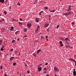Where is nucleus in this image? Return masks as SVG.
Wrapping results in <instances>:
<instances>
[{
	"instance_id": "obj_1",
	"label": "nucleus",
	"mask_w": 76,
	"mask_h": 76,
	"mask_svg": "<svg viewBox=\"0 0 76 76\" xmlns=\"http://www.w3.org/2000/svg\"><path fill=\"white\" fill-rule=\"evenodd\" d=\"M54 71L55 72H59V69L57 68V67L54 66Z\"/></svg>"
},
{
	"instance_id": "obj_2",
	"label": "nucleus",
	"mask_w": 76,
	"mask_h": 76,
	"mask_svg": "<svg viewBox=\"0 0 76 76\" xmlns=\"http://www.w3.org/2000/svg\"><path fill=\"white\" fill-rule=\"evenodd\" d=\"M31 26H32V24H31V23H28L27 24V26H28V28H30L31 27Z\"/></svg>"
},
{
	"instance_id": "obj_3",
	"label": "nucleus",
	"mask_w": 76,
	"mask_h": 76,
	"mask_svg": "<svg viewBox=\"0 0 76 76\" xmlns=\"http://www.w3.org/2000/svg\"><path fill=\"white\" fill-rule=\"evenodd\" d=\"M70 12H66V13H64V15H65V16H67V15H70Z\"/></svg>"
},
{
	"instance_id": "obj_4",
	"label": "nucleus",
	"mask_w": 76,
	"mask_h": 76,
	"mask_svg": "<svg viewBox=\"0 0 76 76\" xmlns=\"http://www.w3.org/2000/svg\"><path fill=\"white\" fill-rule=\"evenodd\" d=\"M66 41L67 42L68 41H70V39L68 38H66L64 39V41Z\"/></svg>"
},
{
	"instance_id": "obj_5",
	"label": "nucleus",
	"mask_w": 76,
	"mask_h": 76,
	"mask_svg": "<svg viewBox=\"0 0 76 76\" xmlns=\"http://www.w3.org/2000/svg\"><path fill=\"white\" fill-rule=\"evenodd\" d=\"M37 69L38 70L39 72L41 71V70L42 69V67H39V68H38Z\"/></svg>"
},
{
	"instance_id": "obj_6",
	"label": "nucleus",
	"mask_w": 76,
	"mask_h": 76,
	"mask_svg": "<svg viewBox=\"0 0 76 76\" xmlns=\"http://www.w3.org/2000/svg\"><path fill=\"white\" fill-rule=\"evenodd\" d=\"M14 58V57H11L10 58V61H12L13 60Z\"/></svg>"
},
{
	"instance_id": "obj_7",
	"label": "nucleus",
	"mask_w": 76,
	"mask_h": 76,
	"mask_svg": "<svg viewBox=\"0 0 76 76\" xmlns=\"http://www.w3.org/2000/svg\"><path fill=\"white\" fill-rule=\"evenodd\" d=\"M35 22H37V23H38L39 21V19L37 18L35 19Z\"/></svg>"
},
{
	"instance_id": "obj_8",
	"label": "nucleus",
	"mask_w": 76,
	"mask_h": 76,
	"mask_svg": "<svg viewBox=\"0 0 76 76\" xmlns=\"http://www.w3.org/2000/svg\"><path fill=\"white\" fill-rule=\"evenodd\" d=\"M23 31L24 32H26L27 31V28H24L23 29Z\"/></svg>"
},
{
	"instance_id": "obj_9",
	"label": "nucleus",
	"mask_w": 76,
	"mask_h": 76,
	"mask_svg": "<svg viewBox=\"0 0 76 76\" xmlns=\"http://www.w3.org/2000/svg\"><path fill=\"white\" fill-rule=\"evenodd\" d=\"M35 33H36V34H38V29L37 28L36 30H35Z\"/></svg>"
},
{
	"instance_id": "obj_10",
	"label": "nucleus",
	"mask_w": 76,
	"mask_h": 76,
	"mask_svg": "<svg viewBox=\"0 0 76 76\" xmlns=\"http://www.w3.org/2000/svg\"><path fill=\"white\" fill-rule=\"evenodd\" d=\"M73 75L74 76H75L76 75V71H74L73 72Z\"/></svg>"
},
{
	"instance_id": "obj_11",
	"label": "nucleus",
	"mask_w": 76,
	"mask_h": 76,
	"mask_svg": "<svg viewBox=\"0 0 76 76\" xmlns=\"http://www.w3.org/2000/svg\"><path fill=\"white\" fill-rule=\"evenodd\" d=\"M39 52H41V50L40 49L38 50L37 51V54H38Z\"/></svg>"
},
{
	"instance_id": "obj_12",
	"label": "nucleus",
	"mask_w": 76,
	"mask_h": 76,
	"mask_svg": "<svg viewBox=\"0 0 76 76\" xmlns=\"http://www.w3.org/2000/svg\"><path fill=\"white\" fill-rule=\"evenodd\" d=\"M0 2L2 3H4V0H0Z\"/></svg>"
},
{
	"instance_id": "obj_13",
	"label": "nucleus",
	"mask_w": 76,
	"mask_h": 76,
	"mask_svg": "<svg viewBox=\"0 0 76 76\" xmlns=\"http://www.w3.org/2000/svg\"><path fill=\"white\" fill-rule=\"evenodd\" d=\"M18 24L20 26H22V23L20 22H18Z\"/></svg>"
},
{
	"instance_id": "obj_14",
	"label": "nucleus",
	"mask_w": 76,
	"mask_h": 76,
	"mask_svg": "<svg viewBox=\"0 0 76 76\" xmlns=\"http://www.w3.org/2000/svg\"><path fill=\"white\" fill-rule=\"evenodd\" d=\"M60 39H61V40H62V41H64V39L62 37H60Z\"/></svg>"
},
{
	"instance_id": "obj_15",
	"label": "nucleus",
	"mask_w": 76,
	"mask_h": 76,
	"mask_svg": "<svg viewBox=\"0 0 76 76\" xmlns=\"http://www.w3.org/2000/svg\"><path fill=\"white\" fill-rule=\"evenodd\" d=\"M42 13H43V11H42L40 12H39V15L40 16H41V14Z\"/></svg>"
},
{
	"instance_id": "obj_16",
	"label": "nucleus",
	"mask_w": 76,
	"mask_h": 76,
	"mask_svg": "<svg viewBox=\"0 0 76 76\" xmlns=\"http://www.w3.org/2000/svg\"><path fill=\"white\" fill-rule=\"evenodd\" d=\"M70 7H71V5H70L68 6V9L69 10H70V9H71V8H70Z\"/></svg>"
},
{
	"instance_id": "obj_17",
	"label": "nucleus",
	"mask_w": 76,
	"mask_h": 76,
	"mask_svg": "<svg viewBox=\"0 0 76 76\" xmlns=\"http://www.w3.org/2000/svg\"><path fill=\"white\" fill-rule=\"evenodd\" d=\"M49 25V24H46V25H45V28H47V27Z\"/></svg>"
},
{
	"instance_id": "obj_18",
	"label": "nucleus",
	"mask_w": 76,
	"mask_h": 76,
	"mask_svg": "<svg viewBox=\"0 0 76 76\" xmlns=\"http://www.w3.org/2000/svg\"><path fill=\"white\" fill-rule=\"evenodd\" d=\"M71 60L72 61H74V62H76V60H75L74 59H73V58H71Z\"/></svg>"
},
{
	"instance_id": "obj_19",
	"label": "nucleus",
	"mask_w": 76,
	"mask_h": 76,
	"mask_svg": "<svg viewBox=\"0 0 76 76\" xmlns=\"http://www.w3.org/2000/svg\"><path fill=\"white\" fill-rule=\"evenodd\" d=\"M16 41L15 40H12V43H15V42Z\"/></svg>"
},
{
	"instance_id": "obj_20",
	"label": "nucleus",
	"mask_w": 76,
	"mask_h": 76,
	"mask_svg": "<svg viewBox=\"0 0 76 76\" xmlns=\"http://www.w3.org/2000/svg\"><path fill=\"white\" fill-rule=\"evenodd\" d=\"M2 42H3V41L1 40L0 41V45H1L2 44Z\"/></svg>"
},
{
	"instance_id": "obj_21",
	"label": "nucleus",
	"mask_w": 76,
	"mask_h": 76,
	"mask_svg": "<svg viewBox=\"0 0 76 76\" xmlns=\"http://www.w3.org/2000/svg\"><path fill=\"white\" fill-rule=\"evenodd\" d=\"M50 12H52V13H54L55 12V10H53L52 11H50Z\"/></svg>"
},
{
	"instance_id": "obj_22",
	"label": "nucleus",
	"mask_w": 76,
	"mask_h": 76,
	"mask_svg": "<svg viewBox=\"0 0 76 76\" xmlns=\"http://www.w3.org/2000/svg\"><path fill=\"white\" fill-rule=\"evenodd\" d=\"M61 47H63V46L64 45L63 43H61V44L60 45Z\"/></svg>"
},
{
	"instance_id": "obj_23",
	"label": "nucleus",
	"mask_w": 76,
	"mask_h": 76,
	"mask_svg": "<svg viewBox=\"0 0 76 76\" xmlns=\"http://www.w3.org/2000/svg\"><path fill=\"white\" fill-rule=\"evenodd\" d=\"M44 9L45 10H47V9H48V7H45Z\"/></svg>"
},
{
	"instance_id": "obj_24",
	"label": "nucleus",
	"mask_w": 76,
	"mask_h": 76,
	"mask_svg": "<svg viewBox=\"0 0 76 76\" xmlns=\"http://www.w3.org/2000/svg\"><path fill=\"white\" fill-rule=\"evenodd\" d=\"M19 32V31H16L15 33V34H18V32Z\"/></svg>"
},
{
	"instance_id": "obj_25",
	"label": "nucleus",
	"mask_w": 76,
	"mask_h": 76,
	"mask_svg": "<svg viewBox=\"0 0 76 76\" xmlns=\"http://www.w3.org/2000/svg\"><path fill=\"white\" fill-rule=\"evenodd\" d=\"M43 72L45 74H46L47 73V71H45Z\"/></svg>"
},
{
	"instance_id": "obj_26",
	"label": "nucleus",
	"mask_w": 76,
	"mask_h": 76,
	"mask_svg": "<svg viewBox=\"0 0 76 76\" xmlns=\"http://www.w3.org/2000/svg\"><path fill=\"white\" fill-rule=\"evenodd\" d=\"M69 47H70V46L69 45L68 46L67 45H66V48H69Z\"/></svg>"
},
{
	"instance_id": "obj_27",
	"label": "nucleus",
	"mask_w": 76,
	"mask_h": 76,
	"mask_svg": "<svg viewBox=\"0 0 76 76\" xmlns=\"http://www.w3.org/2000/svg\"><path fill=\"white\" fill-rule=\"evenodd\" d=\"M32 55H33V56H35H35H36V54H35V53H33L32 54Z\"/></svg>"
},
{
	"instance_id": "obj_28",
	"label": "nucleus",
	"mask_w": 76,
	"mask_h": 76,
	"mask_svg": "<svg viewBox=\"0 0 76 76\" xmlns=\"http://www.w3.org/2000/svg\"><path fill=\"white\" fill-rule=\"evenodd\" d=\"M4 13L5 15H6V14H7V12H6V11H4Z\"/></svg>"
},
{
	"instance_id": "obj_29",
	"label": "nucleus",
	"mask_w": 76,
	"mask_h": 76,
	"mask_svg": "<svg viewBox=\"0 0 76 76\" xmlns=\"http://www.w3.org/2000/svg\"><path fill=\"white\" fill-rule=\"evenodd\" d=\"M1 20V22H2V21H4V18H2V20Z\"/></svg>"
},
{
	"instance_id": "obj_30",
	"label": "nucleus",
	"mask_w": 76,
	"mask_h": 76,
	"mask_svg": "<svg viewBox=\"0 0 76 76\" xmlns=\"http://www.w3.org/2000/svg\"><path fill=\"white\" fill-rule=\"evenodd\" d=\"M16 63L15 62H14L13 63V66H15L16 65Z\"/></svg>"
},
{
	"instance_id": "obj_31",
	"label": "nucleus",
	"mask_w": 76,
	"mask_h": 76,
	"mask_svg": "<svg viewBox=\"0 0 76 76\" xmlns=\"http://www.w3.org/2000/svg\"><path fill=\"white\" fill-rule=\"evenodd\" d=\"M59 44H62V43H63V42H62V41H60L59 42Z\"/></svg>"
},
{
	"instance_id": "obj_32",
	"label": "nucleus",
	"mask_w": 76,
	"mask_h": 76,
	"mask_svg": "<svg viewBox=\"0 0 76 76\" xmlns=\"http://www.w3.org/2000/svg\"><path fill=\"white\" fill-rule=\"evenodd\" d=\"M59 27V25H58L56 27V28L57 29H58V28Z\"/></svg>"
},
{
	"instance_id": "obj_33",
	"label": "nucleus",
	"mask_w": 76,
	"mask_h": 76,
	"mask_svg": "<svg viewBox=\"0 0 76 76\" xmlns=\"http://www.w3.org/2000/svg\"><path fill=\"white\" fill-rule=\"evenodd\" d=\"M11 29H12V30H13V29H14V28L13 27V26H12L11 28Z\"/></svg>"
},
{
	"instance_id": "obj_34",
	"label": "nucleus",
	"mask_w": 76,
	"mask_h": 76,
	"mask_svg": "<svg viewBox=\"0 0 76 76\" xmlns=\"http://www.w3.org/2000/svg\"><path fill=\"white\" fill-rule=\"evenodd\" d=\"M28 37V36L26 35V36H24L23 38H25V37Z\"/></svg>"
},
{
	"instance_id": "obj_35",
	"label": "nucleus",
	"mask_w": 76,
	"mask_h": 76,
	"mask_svg": "<svg viewBox=\"0 0 76 76\" xmlns=\"http://www.w3.org/2000/svg\"><path fill=\"white\" fill-rule=\"evenodd\" d=\"M45 37L46 38H48V36L45 35Z\"/></svg>"
},
{
	"instance_id": "obj_36",
	"label": "nucleus",
	"mask_w": 76,
	"mask_h": 76,
	"mask_svg": "<svg viewBox=\"0 0 76 76\" xmlns=\"http://www.w3.org/2000/svg\"><path fill=\"white\" fill-rule=\"evenodd\" d=\"M1 51H3V48H1Z\"/></svg>"
},
{
	"instance_id": "obj_37",
	"label": "nucleus",
	"mask_w": 76,
	"mask_h": 76,
	"mask_svg": "<svg viewBox=\"0 0 76 76\" xmlns=\"http://www.w3.org/2000/svg\"><path fill=\"white\" fill-rule=\"evenodd\" d=\"M44 70H47V68H44Z\"/></svg>"
},
{
	"instance_id": "obj_38",
	"label": "nucleus",
	"mask_w": 76,
	"mask_h": 76,
	"mask_svg": "<svg viewBox=\"0 0 76 76\" xmlns=\"http://www.w3.org/2000/svg\"><path fill=\"white\" fill-rule=\"evenodd\" d=\"M72 25H74L75 24V22H73L72 23Z\"/></svg>"
},
{
	"instance_id": "obj_39",
	"label": "nucleus",
	"mask_w": 76,
	"mask_h": 76,
	"mask_svg": "<svg viewBox=\"0 0 76 76\" xmlns=\"http://www.w3.org/2000/svg\"><path fill=\"white\" fill-rule=\"evenodd\" d=\"M49 29H50V28H48V29H47V31H48V32H49Z\"/></svg>"
},
{
	"instance_id": "obj_40",
	"label": "nucleus",
	"mask_w": 76,
	"mask_h": 76,
	"mask_svg": "<svg viewBox=\"0 0 76 76\" xmlns=\"http://www.w3.org/2000/svg\"><path fill=\"white\" fill-rule=\"evenodd\" d=\"M30 72H29V71H27V74H29Z\"/></svg>"
},
{
	"instance_id": "obj_41",
	"label": "nucleus",
	"mask_w": 76,
	"mask_h": 76,
	"mask_svg": "<svg viewBox=\"0 0 76 76\" xmlns=\"http://www.w3.org/2000/svg\"><path fill=\"white\" fill-rule=\"evenodd\" d=\"M37 29H39V26H37Z\"/></svg>"
},
{
	"instance_id": "obj_42",
	"label": "nucleus",
	"mask_w": 76,
	"mask_h": 76,
	"mask_svg": "<svg viewBox=\"0 0 76 76\" xmlns=\"http://www.w3.org/2000/svg\"><path fill=\"white\" fill-rule=\"evenodd\" d=\"M10 31H14V30L12 29V28L10 29Z\"/></svg>"
},
{
	"instance_id": "obj_43",
	"label": "nucleus",
	"mask_w": 76,
	"mask_h": 76,
	"mask_svg": "<svg viewBox=\"0 0 76 76\" xmlns=\"http://www.w3.org/2000/svg\"><path fill=\"white\" fill-rule=\"evenodd\" d=\"M20 20L21 21H22V19H21V18H19Z\"/></svg>"
},
{
	"instance_id": "obj_44",
	"label": "nucleus",
	"mask_w": 76,
	"mask_h": 76,
	"mask_svg": "<svg viewBox=\"0 0 76 76\" xmlns=\"http://www.w3.org/2000/svg\"><path fill=\"white\" fill-rule=\"evenodd\" d=\"M48 63H46L45 64V65H48Z\"/></svg>"
},
{
	"instance_id": "obj_45",
	"label": "nucleus",
	"mask_w": 76,
	"mask_h": 76,
	"mask_svg": "<svg viewBox=\"0 0 76 76\" xmlns=\"http://www.w3.org/2000/svg\"><path fill=\"white\" fill-rule=\"evenodd\" d=\"M0 69H2V66H0Z\"/></svg>"
},
{
	"instance_id": "obj_46",
	"label": "nucleus",
	"mask_w": 76,
	"mask_h": 76,
	"mask_svg": "<svg viewBox=\"0 0 76 76\" xmlns=\"http://www.w3.org/2000/svg\"><path fill=\"white\" fill-rule=\"evenodd\" d=\"M13 51V49H12L11 50V51Z\"/></svg>"
},
{
	"instance_id": "obj_47",
	"label": "nucleus",
	"mask_w": 76,
	"mask_h": 76,
	"mask_svg": "<svg viewBox=\"0 0 76 76\" xmlns=\"http://www.w3.org/2000/svg\"><path fill=\"white\" fill-rule=\"evenodd\" d=\"M1 48H4V46H3V45H2V46Z\"/></svg>"
},
{
	"instance_id": "obj_48",
	"label": "nucleus",
	"mask_w": 76,
	"mask_h": 76,
	"mask_svg": "<svg viewBox=\"0 0 76 76\" xmlns=\"http://www.w3.org/2000/svg\"><path fill=\"white\" fill-rule=\"evenodd\" d=\"M49 17V20H50V19H51V16H50Z\"/></svg>"
},
{
	"instance_id": "obj_49",
	"label": "nucleus",
	"mask_w": 76,
	"mask_h": 76,
	"mask_svg": "<svg viewBox=\"0 0 76 76\" xmlns=\"http://www.w3.org/2000/svg\"><path fill=\"white\" fill-rule=\"evenodd\" d=\"M4 76H7V75H6V74H4Z\"/></svg>"
},
{
	"instance_id": "obj_50",
	"label": "nucleus",
	"mask_w": 76,
	"mask_h": 76,
	"mask_svg": "<svg viewBox=\"0 0 76 76\" xmlns=\"http://www.w3.org/2000/svg\"><path fill=\"white\" fill-rule=\"evenodd\" d=\"M41 67V66H39V65L38 66V67H39H39Z\"/></svg>"
},
{
	"instance_id": "obj_51",
	"label": "nucleus",
	"mask_w": 76,
	"mask_h": 76,
	"mask_svg": "<svg viewBox=\"0 0 76 76\" xmlns=\"http://www.w3.org/2000/svg\"><path fill=\"white\" fill-rule=\"evenodd\" d=\"M6 56H9V55L7 54H6Z\"/></svg>"
},
{
	"instance_id": "obj_52",
	"label": "nucleus",
	"mask_w": 76,
	"mask_h": 76,
	"mask_svg": "<svg viewBox=\"0 0 76 76\" xmlns=\"http://www.w3.org/2000/svg\"><path fill=\"white\" fill-rule=\"evenodd\" d=\"M19 4V3L18 2L17 4V5H18V4Z\"/></svg>"
},
{
	"instance_id": "obj_53",
	"label": "nucleus",
	"mask_w": 76,
	"mask_h": 76,
	"mask_svg": "<svg viewBox=\"0 0 76 76\" xmlns=\"http://www.w3.org/2000/svg\"><path fill=\"white\" fill-rule=\"evenodd\" d=\"M51 10H50V8L49 9V12H51Z\"/></svg>"
},
{
	"instance_id": "obj_54",
	"label": "nucleus",
	"mask_w": 76,
	"mask_h": 76,
	"mask_svg": "<svg viewBox=\"0 0 76 76\" xmlns=\"http://www.w3.org/2000/svg\"><path fill=\"white\" fill-rule=\"evenodd\" d=\"M17 41H19V39L18 38V39H17Z\"/></svg>"
},
{
	"instance_id": "obj_55",
	"label": "nucleus",
	"mask_w": 76,
	"mask_h": 76,
	"mask_svg": "<svg viewBox=\"0 0 76 76\" xmlns=\"http://www.w3.org/2000/svg\"><path fill=\"white\" fill-rule=\"evenodd\" d=\"M25 67H26V66H27V65L26 64L25 65Z\"/></svg>"
},
{
	"instance_id": "obj_56",
	"label": "nucleus",
	"mask_w": 76,
	"mask_h": 76,
	"mask_svg": "<svg viewBox=\"0 0 76 76\" xmlns=\"http://www.w3.org/2000/svg\"><path fill=\"white\" fill-rule=\"evenodd\" d=\"M41 38H44V37L42 36V37H41Z\"/></svg>"
},
{
	"instance_id": "obj_57",
	"label": "nucleus",
	"mask_w": 76,
	"mask_h": 76,
	"mask_svg": "<svg viewBox=\"0 0 76 76\" xmlns=\"http://www.w3.org/2000/svg\"><path fill=\"white\" fill-rule=\"evenodd\" d=\"M75 65L76 66V61L75 62Z\"/></svg>"
},
{
	"instance_id": "obj_58",
	"label": "nucleus",
	"mask_w": 76,
	"mask_h": 76,
	"mask_svg": "<svg viewBox=\"0 0 76 76\" xmlns=\"http://www.w3.org/2000/svg\"><path fill=\"white\" fill-rule=\"evenodd\" d=\"M20 4H18V6H20Z\"/></svg>"
},
{
	"instance_id": "obj_59",
	"label": "nucleus",
	"mask_w": 76,
	"mask_h": 76,
	"mask_svg": "<svg viewBox=\"0 0 76 76\" xmlns=\"http://www.w3.org/2000/svg\"><path fill=\"white\" fill-rule=\"evenodd\" d=\"M42 64H40V65L41 66V65H42Z\"/></svg>"
},
{
	"instance_id": "obj_60",
	"label": "nucleus",
	"mask_w": 76,
	"mask_h": 76,
	"mask_svg": "<svg viewBox=\"0 0 76 76\" xmlns=\"http://www.w3.org/2000/svg\"><path fill=\"white\" fill-rule=\"evenodd\" d=\"M74 71H75V70H76V69H74Z\"/></svg>"
},
{
	"instance_id": "obj_61",
	"label": "nucleus",
	"mask_w": 76,
	"mask_h": 76,
	"mask_svg": "<svg viewBox=\"0 0 76 76\" xmlns=\"http://www.w3.org/2000/svg\"><path fill=\"white\" fill-rule=\"evenodd\" d=\"M69 10L68 9V10H67V12H69V10Z\"/></svg>"
},
{
	"instance_id": "obj_62",
	"label": "nucleus",
	"mask_w": 76,
	"mask_h": 76,
	"mask_svg": "<svg viewBox=\"0 0 76 76\" xmlns=\"http://www.w3.org/2000/svg\"><path fill=\"white\" fill-rule=\"evenodd\" d=\"M46 76H49V75H46Z\"/></svg>"
},
{
	"instance_id": "obj_63",
	"label": "nucleus",
	"mask_w": 76,
	"mask_h": 76,
	"mask_svg": "<svg viewBox=\"0 0 76 76\" xmlns=\"http://www.w3.org/2000/svg\"><path fill=\"white\" fill-rule=\"evenodd\" d=\"M0 23L1 22V20H0Z\"/></svg>"
},
{
	"instance_id": "obj_64",
	"label": "nucleus",
	"mask_w": 76,
	"mask_h": 76,
	"mask_svg": "<svg viewBox=\"0 0 76 76\" xmlns=\"http://www.w3.org/2000/svg\"><path fill=\"white\" fill-rule=\"evenodd\" d=\"M55 76H57V75H56V74H55Z\"/></svg>"
}]
</instances>
